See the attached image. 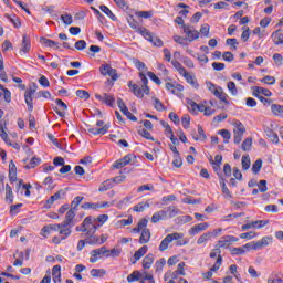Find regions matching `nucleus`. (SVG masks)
I'll return each instance as SVG.
<instances>
[{"label":"nucleus","mask_w":283,"mask_h":283,"mask_svg":"<svg viewBox=\"0 0 283 283\" xmlns=\"http://www.w3.org/2000/svg\"><path fill=\"white\" fill-rule=\"evenodd\" d=\"M260 94H263V96H272L273 93L269 91V88H264L262 86H254L253 87V96H262Z\"/></svg>","instance_id":"nucleus-16"},{"label":"nucleus","mask_w":283,"mask_h":283,"mask_svg":"<svg viewBox=\"0 0 283 283\" xmlns=\"http://www.w3.org/2000/svg\"><path fill=\"white\" fill-rule=\"evenodd\" d=\"M139 136H143V138H146V140H155L154 136H151V133H149L147 129L145 128H140L138 130Z\"/></svg>","instance_id":"nucleus-51"},{"label":"nucleus","mask_w":283,"mask_h":283,"mask_svg":"<svg viewBox=\"0 0 283 283\" xmlns=\"http://www.w3.org/2000/svg\"><path fill=\"white\" fill-rule=\"evenodd\" d=\"M174 275H185V262H180L177 266V270L174 272Z\"/></svg>","instance_id":"nucleus-62"},{"label":"nucleus","mask_w":283,"mask_h":283,"mask_svg":"<svg viewBox=\"0 0 283 283\" xmlns=\"http://www.w3.org/2000/svg\"><path fill=\"white\" fill-rule=\"evenodd\" d=\"M213 96H216V98H219V101H222V103H224V105H229V101L227 99V93H224V91H222V87L218 86V88L214 91Z\"/></svg>","instance_id":"nucleus-15"},{"label":"nucleus","mask_w":283,"mask_h":283,"mask_svg":"<svg viewBox=\"0 0 283 283\" xmlns=\"http://www.w3.org/2000/svg\"><path fill=\"white\" fill-rule=\"evenodd\" d=\"M136 17L139 19H151L154 17V13L151 11H138L136 12Z\"/></svg>","instance_id":"nucleus-53"},{"label":"nucleus","mask_w":283,"mask_h":283,"mask_svg":"<svg viewBox=\"0 0 283 283\" xmlns=\"http://www.w3.org/2000/svg\"><path fill=\"white\" fill-rule=\"evenodd\" d=\"M191 220H193V217L186 214V216L178 217L176 219V222H177V224H187V223L191 222Z\"/></svg>","instance_id":"nucleus-39"},{"label":"nucleus","mask_w":283,"mask_h":283,"mask_svg":"<svg viewBox=\"0 0 283 283\" xmlns=\"http://www.w3.org/2000/svg\"><path fill=\"white\" fill-rule=\"evenodd\" d=\"M76 211L77 210L71 208L66 212L65 220L62 222L63 227H65L66 229H71L72 230V220H74V218H76Z\"/></svg>","instance_id":"nucleus-11"},{"label":"nucleus","mask_w":283,"mask_h":283,"mask_svg":"<svg viewBox=\"0 0 283 283\" xmlns=\"http://www.w3.org/2000/svg\"><path fill=\"white\" fill-rule=\"evenodd\" d=\"M151 264H154V254H147L143 259V269H151Z\"/></svg>","instance_id":"nucleus-33"},{"label":"nucleus","mask_w":283,"mask_h":283,"mask_svg":"<svg viewBox=\"0 0 283 283\" xmlns=\"http://www.w3.org/2000/svg\"><path fill=\"white\" fill-rule=\"evenodd\" d=\"M82 227H83V230H82L83 233H86V235H94V233H96L101 224L96 226V223L92 221V217H86L82 222Z\"/></svg>","instance_id":"nucleus-1"},{"label":"nucleus","mask_w":283,"mask_h":283,"mask_svg":"<svg viewBox=\"0 0 283 283\" xmlns=\"http://www.w3.org/2000/svg\"><path fill=\"white\" fill-rule=\"evenodd\" d=\"M128 87L130 92H133L134 96H137V98H143L145 95L143 94V87L138 86V84H134V82L129 81L128 82Z\"/></svg>","instance_id":"nucleus-13"},{"label":"nucleus","mask_w":283,"mask_h":283,"mask_svg":"<svg viewBox=\"0 0 283 283\" xmlns=\"http://www.w3.org/2000/svg\"><path fill=\"white\" fill-rule=\"evenodd\" d=\"M117 106L119 107V109L124 114V116H126L128 118V120H133L134 123H136V120H138V118H136L134 116V114H132V112H129V108H127V105H125V102L123 101V98L117 99Z\"/></svg>","instance_id":"nucleus-7"},{"label":"nucleus","mask_w":283,"mask_h":283,"mask_svg":"<svg viewBox=\"0 0 283 283\" xmlns=\"http://www.w3.org/2000/svg\"><path fill=\"white\" fill-rule=\"evenodd\" d=\"M0 136H1L2 140H4V143L7 145H12L10 143V137H8V133H6V129L3 128V126H0Z\"/></svg>","instance_id":"nucleus-57"},{"label":"nucleus","mask_w":283,"mask_h":283,"mask_svg":"<svg viewBox=\"0 0 283 283\" xmlns=\"http://www.w3.org/2000/svg\"><path fill=\"white\" fill-rule=\"evenodd\" d=\"M76 96H78V98H83L84 101H87L90 98V92L85 90H77Z\"/></svg>","instance_id":"nucleus-59"},{"label":"nucleus","mask_w":283,"mask_h":283,"mask_svg":"<svg viewBox=\"0 0 283 283\" xmlns=\"http://www.w3.org/2000/svg\"><path fill=\"white\" fill-rule=\"evenodd\" d=\"M149 240H151V232L149 231V229L144 228L142 230V234L139 238V243L140 244H147V242H149Z\"/></svg>","instance_id":"nucleus-18"},{"label":"nucleus","mask_w":283,"mask_h":283,"mask_svg":"<svg viewBox=\"0 0 283 283\" xmlns=\"http://www.w3.org/2000/svg\"><path fill=\"white\" fill-rule=\"evenodd\" d=\"M105 253H109V250H107V248H105V247L92 250L91 251L90 262L92 264H95V262H98V258H101V255H105Z\"/></svg>","instance_id":"nucleus-9"},{"label":"nucleus","mask_w":283,"mask_h":283,"mask_svg":"<svg viewBox=\"0 0 283 283\" xmlns=\"http://www.w3.org/2000/svg\"><path fill=\"white\" fill-rule=\"evenodd\" d=\"M127 21L132 30H135V32L139 33L140 30H143V27L138 24V22L134 19V15H129Z\"/></svg>","instance_id":"nucleus-25"},{"label":"nucleus","mask_w":283,"mask_h":283,"mask_svg":"<svg viewBox=\"0 0 283 283\" xmlns=\"http://www.w3.org/2000/svg\"><path fill=\"white\" fill-rule=\"evenodd\" d=\"M165 218H167V211L159 210L153 214L151 222L153 224H156V222H160V220H165Z\"/></svg>","instance_id":"nucleus-20"},{"label":"nucleus","mask_w":283,"mask_h":283,"mask_svg":"<svg viewBox=\"0 0 283 283\" xmlns=\"http://www.w3.org/2000/svg\"><path fill=\"white\" fill-rule=\"evenodd\" d=\"M169 244H171V237L166 235L159 244V251H167V249H169Z\"/></svg>","instance_id":"nucleus-36"},{"label":"nucleus","mask_w":283,"mask_h":283,"mask_svg":"<svg viewBox=\"0 0 283 283\" xmlns=\"http://www.w3.org/2000/svg\"><path fill=\"white\" fill-rule=\"evenodd\" d=\"M271 240H273L271 237H263L261 240L256 241V247L254 249H264V247H269L271 244Z\"/></svg>","instance_id":"nucleus-21"},{"label":"nucleus","mask_w":283,"mask_h":283,"mask_svg":"<svg viewBox=\"0 0 283 283\" xmlns=\"http://www.w3.org/2000/svg\"><path fill=\"white\" fill-rule=\"evenodd\" d=\"M140 272L139 271H134L132 274L127 276V282H139L140 281Z\"/></svg>","instance_id":"nucleus-42"},{"label":"nucleus","mask_w":283,"mask_h":283,"mask_svg":"<svg viewBox=\"0 0 283 283\" xmlns=\"http://www.w3.org/2000/svg\"><path fill=\"white\" fill-rule=\"evenodd\" d=\"M222 229H214L212 232H206L203 234H201L198 240H197V244H205V242H209V240H211V238H216V235H218V233H221Z\"/></svg>","instance_id":"nucleus-8"},{"label":"nucleus","mask_w":283,"mask_h":283,"mask_svg":"<svg viewBox=\"0 0 283 283\" xmlns=\"http://www.w3.org/2000/svg\"><path fill=\"white\" fill-rule=\"evenodd\" d=\"M184 34H186V41H189V43H192V41L200 39V32L193 29V27L190 24L184 25Z\"/></svg>","instance_id":"nucleus-4"},{"label":"nucleus","mask_w":283,"mask_h":283,"mask_svg":"<svg viewBox=\"0 0 283 283\" xmlns=\"http://www.w3.org/2000/svg\"><path fill=\"white\" fill-rule=\"evenodd\" d=\"M147 224H148V220L144 218L137 223V227L132 229V232L140 233V231H143V229L147 228Z\"/></svg>","instance_id":"nucleus-27"},{"label":"nucleus","mask_w":283,"mask_h":283,"mask_svg":"<svg viewBox=\"0 0 283 283\" xmlns=\"http://www.w3.org/2000/svg\"><path fill=\"white\" fill-rule=\"evenodd\" d=\"M112 187H114V181H112V179H108L99 186L98 191H108V189H112Z\"/></svg>","instance_id":"nucleus-38"},{"label":"nucleus","mask_w":283,"mask_h":283,"mask_svg":"<svg viewBox=\"0 0 283 283\" xmlns=\"http://www.w3.org/2000/svg\"><path fill=\"white\" fill-rule=\"evenodd\" d=\"M274 45H283V33L280 31L272 33Z\"/></svg>","instance_id":"nucleus-32"},{"label":"nucleus","mask_w":283,"mask_h":283,"mask_svg":"<svg viewBox=\"0 0 283 283\" xmlns=\"http://www.w3.org/2000/svg\"><path fill=\"white\" fill-rule=\"evenodd\" d=\"M95 98L97 101H101L105 105H108V107H114L116 105V98L112 94L104 93L103 95L96 94Z\"/></svg>","instance_id":"nucleus-6"},{"label":"nucleus","mask_w":283,"mask_h":283,"mask_svg":"<svg viewBox=\"0 0 283 283\" xmlns=\"http://www.w3.org/2000/svg\"><path fill=\"white\" fill-rule=\"evenodd\" d=\"M61 196H65V192L63 190H59L53 196H51L50 199L46 200L45 208L50 209V207H52V205H54V202H56V200H61Z\"/></svg>","instance_id":"nucleus-14"},{"label":"nucleus","mask_w":283,"mask_h":283,"mask_svg":"<svg viewBox=\"0 0 283 283\" xmlns=\"http://www.w3.org/2000/svg\"><path fill=\"white\" fill-rule=\"evenodd\" d=\"M273 61H274L275 65H277V66L280 67V65L283 64L282 54L275 53V54L273 55Z\"/></svg>","instance_id":"nucleus-64"},{"label":"nucleus","mask_w":283,"mask_h":283,"mask_svg":"<svg viewBox=\"0 0 283 283\" xmlns=\"http://www.w3.org/2000/svg\"><path fill=\"white\" fill-rule=\"evenodd\" d=\"M218 134H220L223 138V143L227 145V143H229V140H231V132H229L228 129H221L218 132Z\"/></svg>","instance_id":"nucleus-46"},{"label":"nucleus","mask_w":283,"mask_h":283,"mask_svg":"<svg viewBox=\"0 0 283 283\" xmlns=\"http://www.w3.org/2000/svg\"><path fill=\"white\" fill-rule=\"evenodd\" d=\"M160 125H161V127H164L165 134L167 137H169V136H171V134H174V130L171 129V126L169 125V123H167L165 120H160Z\"/></svg>","instance_id":"nucleus-49"},{"label":"nucleus","mask_w":283,"mask_h":283,"mask_svg":"<svg viewBox=\"0 0 283 283\" xmlns=\"http://www.w3.org/2000/svg\"><path fill=\"white\" fill-rule=\"evenodd\" d=\"M166 90H168V92H171V94H174L175 96H178V94H180V92H182L185 90V86H182V84H177V83H166Z\"/></svg>","instance_id":"nucleus-12"},{"label":"nucleus","mask_w":283,"mask_h":283,"mask_svg":"<svg viewBox=\"0 0 283 283\" xmlns=\"http://www.w3.org/2000/svg\"><path fill=\"white\" fill-rule=\"evenodd\" d=\"M265 134L268 138H270L271 143H274L275 145L280 143V137L277 136V133L273 132V129L266 128Z\"/></svg>","instance_id":"nucleus-23"},{"label":"nucleus","mask_w":283,"mask_h":283,"mask_svg":"<svg viewBox=\"0 0 283 283\" xmlns=\"http://www.w3.org/2000/svg\"><path fill=\"white\" fill-rule=\"evenodd\" d=\"M109 130V126L105 125L102 128H88V133L93 134V136H105Z\"/></svg>","instance_id":"nucleus-17"},{"label":"nucleus","mask_w":283,"mask_h":283,"mask_svg":"<svg viewBox=\"0 0 283 283\" xmlns=\"http://www.w3.org/2000/svg\"><path fill=\"white\" fill-rule=\"evenodd\" d=\"M262 170V159H256L255 163L252 165V174H260Z\"/></svg>","instance_id":"nucleus-45"},{"label":"nucleus","mask_w":283,"mask_h":283,"mask_svg":"<svg viewBox=\"0 0 283 283\" xmlns=\"http://www.w3.org/2000/svg\"><path fill=\"white\" fill-rule=\"evenodd\" d=\"M147 245H143L139 250H137L134 254L135 261L133 262V264H136V262H138V260H140V258H143V255L147 253Z\"/></svg>","instance_id":"nucleus-29"},{"label":"nucleus","mask_w":283,"mask_h":283,"mask_svg":"<svg viewBox=\"0 0 283 283\" xmlns=\"http://www.w3.org/2000/svg\"><path fill=\"white\" fill-rule=\"evenodd\" d=\"M271 111L277 116V114H283V106L280 104H272Z\"/></svg>","instance_id":"nucleus-61"},{"label":"nucleus","mask_w":283,"mask_h":283,"mask_svg":"<svg viewBox=\"0 0 283 283\" xmlns=\"http://www.w3.org/2000/svg\"><path fill=\"white\" fill-rule=\"evenodd\" d=\"M99 10H102L104 14H106V17H108L112 21H116L117 18L114 15V12H112V10L107 8V6L102 4L99 7Z\"/></svg>","instance_id":"nucleus-37"},{"label":"nucleus","mask_w":283,"mask_h":283,"mask_svg":"<svg viewBox=\"0 0 283 283\" xmlns=\"http://www.w3.org/2000/svg\"><path fill=\"white\" fill-rule=\"evenodd\" d=\"M36 93V84H33L24 93V101L29 112H34V103L32 95Z\"/></svg>","instance_id":"nucleus-3"},{"label":"nucleus","mask_w":283,"mask_h":283,"mask_svg":"<svg viewBox=\"0 0 283 283\" xmlns=\"http://www.w3.org/2000/svg\"><path fill=\"white\" fill-rule=\"evenodd\" d=\"M105 270L103 269H92L91 270V275L92 277H103L105 275Z\"/></svg>","instance_id":"nucleus-54"},{"label":"nucleus","mask_w":283,"mask_h":283,"mask_svg":"<svg viewBox=\"0 0 283 283\" xmlns=\"http://www.w3.org/2000/svg\"><path fill=\"white\" fill-rule=\"evenodd\" d=\"M171 65L176 67L180 75L187 72V70L182 66L180 62H178V60H172Z\"/></svg>","instance_id":"nucleus-44"},{"label":"nucleus","mask_w":283,"mask_h":283,"mask_svg":"<svg viewBox=\"0 0 283 283\" xmlns=\"http://www.w3.org/2000/svg\"><path fill=\"white\" fill-rule=\"evenodd\" d=\"M181 76L186 78L187 83L193 85V87H198V83H196V81L193 80L192 75L189 74V72L186 71L184 74H181Z\"/></svg>","instance_id":"nucleus-47"},{"label":"nucleus","mask_w":283,"mask_h":283,"mask_svg":"<svg viewBox=\"0 0 283 283\" xmlns=\"http://www.w3.org/2000/svg\"><path fill=\"white\" fill-rule=\"evenodd\" d=\"M231 243L229 241V239H227V235L222 237L221 240L218 241L217 247H219V249H224V247H229Z\"/></svg>","instance_id":"nucleus-56"},{"label":"nucleus","mask_w":283,"mask_h":283,"mask_svg":"<svg viewBox=\"0 0 283 283\" xmlns=\"http://www.w3.org/2000/svg\"><path fill=\"white\" fill-rule=\"evenodd\" d=\"M233 132L234 134H245L247 133V128L244 127V124H242V122L240 120H234L233 122Z\"/></svg>","instance_id":"nucleus-26"},{"label":"nucleus","mask_w":283,"mask_h":283,"mask_svg":"<svg viewBox=\"0 0 283 283\" xmlns=\"http://www.w3.org/2000/svg\"><path fill=\"white\" fill-rule=\"evenodd\" d=\"M207 229H209V223L203 222V223L192 226L189 229L188 233L189 235H198V233H202V231H207Z\"/></svg>","instance_id":"nucleus-10"},{"label":"nucleus","mask_w":283,"mask_h":283,"mask_svg":"<svg viewBox=\"0 0 283 283\" xmlns=\"http://www.w3.org/2000/svg\"><path fill=\"white\" fill-rule=\"evenodd\" d=\"M241 165H242L243 171H247L249 167H251V158L249 157V155H244L242 157Z\"/></svg>","instance_id":"nucleus-43"},{"label":"nucleus","mask_w":283,"mask_h":283,"mask_svg":"<svg viewBox=\"0 0 283 283\" xmlns=\"http://www.w3.org/2000/svg\"><path fill=\"white\" fill-rule=\"evenodd\" d=\"M61 21H63L64 25H72V23H73L72 14H70V13L62 14Z\"/></svg>","instance_id":"nucleus-50"},{"label":"nucleus","mask_w":283,"mask_h":283,"mask_svg":"<svg viewBox=\"0 0 283 283\" xmlns=\"http://www.w3.org/2000/svg\"><path fill=\"white\" fill-rule=\"evenodd\" d=\"M41 164V159L40 158H36V157H33L30 163L25 166V169H34V167L36 165H40Z\"/></svg>","instance_id":"nucleus-55"},{"label":"nucleus","mask_w":283,"mask_h":283,"mask_svg":"<svg viewBox=\"0 0 283 283\" xmlns=\"http://www.w3.org/2000/svg\"><path fill=\"white\" fill-rule=\"evenodd\" d=\"M220 185L222 193L226 196V198H232L231 191H229V188L227 187V184L224 182V177H222V175H220Z\"/></svg>","instance_id":"nucleus-34"},{"label":"nucleus","mask_w":283,"mask_h":283,"mask_svg":"<svg viewBox=\"0 0 283 283\" xmlns=\"http://www.w3.org/2000/svg\"><path fill=\"white\" fill-rule=\"evenodd\" d=\"M30 39L28 38V35H23L20 52H23V54H28V52H30Z\"/></svg>","instance_id":"nucleus-22"},{"label":"nucleus","mask_w":283,"mask_h":283,"mask_svg":"<svg viewBox=\"0 0 283 283\" xmlns=\"http://www.w3.org/2000/svg\"><path fill=\"white\" fill-rule=\"evenodd\" d=\"M269 224V220L252 221V229H263Z\"/></svg>","instance_id":"nucleus-48"},{"label":"nucleus","mask_w":283,"mask_h":283,"mask_svg":"<svg viewBox=\"0 0 283 283\" xmlns=\"http://www.w3.org/2000/svg\"><path fill=\"white\" fill-rule=\"evenodd\" d=\"M168 211V216L169 218H176V216H178V211H180L178 208H176V206H169L167 208Z\"/></svg>","instance_id":"nucleus-58"},{"label":"nucleus","mask_w":283,"mask_h":283,"mask_svg":"<svg viewBox=\"0 0 283 283\" xmlns=\"http://www.w3.org/2000/svg\"><path fill=\"white\" fill-rule=\"evenodd\" d=\"M253 145V138L248 137L243 140L242 145H241V149L243 151H251V147Z\"/></svg>","instance_id":"nucleus-35"},{"label":"nucleus","mask_w":283,"mask_h":283,"mask_svg":"<svg viewBox=\"0 0 283 283\" xmlns=\"http://www.w3.org/2000/svg\"><path fill=\"white\" fill-rule=\"evenodd\" d=\"M222 59H223V61H227L228 63H232V61H234L235 56L233 55V53L227 51V52H223Z\"/></svg>","instance_id":"nucleus-60"},{"label":"nucleus","mask_w":283,"mask_h":283,"mask_svg":"<svg viewBox=\"0 0 283 283\" xmlns=\"http://www.w3.org/2000/svg\"><path fill=\"white\" fill-rule=\"evenodd\" d=\"M86 244H91V245L98 244V245H101V238L96 237L94 234H91L86 238Z\"/></svg>","instance_id":"nucleus-40"},{"label":"nucleus","mask_w":283,"mask_h":283,"mask_svg":"<svg viewBox=\"0 0 283 283\" xmlns=\"http://www.w3.org/2000/svg\"><path fill=\"white\" fill-rule=\"evenodd\" d=\"M127 165H136V155L128 154L124 156L122 159L116 160L113 167L114 169H123V167H127Z\"/></svg>","instance_id":"nucleus-2"},{"label":"nucleus","mask_w":283,"mask_h":283,"mask_svg":"<svg viewBox=\"0 0 283 283\" xmlns=\"http://www.w3.org/2000/svg\"><path fill=\"white\" fill-rule=\"evenodd\" d=\"M82 209H85V210H87V209L96 210V209H98V203L84 202L82 205Z\"/></svg>","instance_id":"nucleus-63"},{"label":"nucleus","mask_w":283,"mask_h":283,"mask_svg":"<svg viewBox=\"0 0 283 283\" xmlns=\"http://www.w3.org/2000/svg\"><path fill=\"white\" fill-rule=\"evenodd\" d=\"M6 200L9 202V205H12L14 202V195L12 192V187L10 185H6Z\"/></svg>","instance_id":"nucleus-30"},{"label":"nucleus","mask_w":283,"mask_h":283,"mask_svg":"<svg viewBox=\"0 0 283 283\" xmlns=\"http://www.w3.org/2000/svg\"><path fill=\"white\" fill-rule=\"evenodd\" d=\"M40 43H42V45H45L46 48H55V50H59V48H61V44L59 42L46 38H41Z\"/></svg>","instance_id":"nucleus-19"},{"label":"nucleus","mask_w":283,"mask_h":283,"mask_svg":"<svg viewBox=\"0 0 283 283\" xmlns=\"http://www.w3.org/2000/svg\"><path fill=\"white\" fill-rule=\"evenodd\" d=\"M138 34H142V36H144V39H146V41H149L150 43L154 40V33L149 32V30H147V28H145V27L139 29Z\"/></svg>","instance_id":"nucleus-28"},{"label":"nucleus","mask_w":283,"mask_h":283,"mask_svg":"<svg viewBox=\"0 0 283 283\" xmlns=\"http://www.w3.org/2000/svg\"><path fill=\"white\" fill-rule=\"evenodd\" d=\"M198 134L199 136L196 135V130H193L192 133L193 140H202V142L207 140V135L205 134V129L200 125H198Z\"/></svg>","instance_id":"nucleus-24"},{"label":"nucleus","mask_w":283,"mask_h":283,"mask_svg":"<svg viewBox=\"0 0 283 283\" xmlns=\"http://www.w3.org/2000/svg\"><path fill=\"white\" fill-rule=\"evenodd\" d=\"M165 264H167V260L165 258H161L158 261H156L155 263L156 273H160V271H163V269L165 268Z\"/></svg>","instance_id":"nucleus-41"},{"label":"nucleus","mask_w":283,"mask_h":283,"mask_svg":"<svg viewBox=\"0 0 283 283\" xmlns=\"http://www.w3.org/2000/svg\"><path fill=\"white\" fill-rule=\"evenodd\" d=\"M139 78L143 83L142 90H143L144 94H149V86H147V84L149 83V80L147 78L146 75H144V73H139Z\"/></svg>","instance_id":"nucleus-31"},{"label":"nucleus","mask_w":283,"mask_h":283,"mask_svg":"<svg viewBox=\"0 0 283 283\" xmlns=\"http://www.w3.org/2000/svg\"><path fill=\"white\" fill-rule=\"evenodd\" d=\"M83 200H85L84 197H81V196L75 197L71 202V209H74L75 211H77V207L78 205H81V202H83Z\"/></svg>","instance_id":"nucleus-52"},{"label":"nucleus","mask_w":283,"mask_h":283,"mask_svg":"<svg viewBox=\"0 0 283 283\" xmlns=\"http://www.w3.org/2000/svg\"><path fill=\"white\" fill-rule=\"evenodd\" d=\"M49 229L51 231H60V235H62V240H67L70 235H72V230L63 226V222L60 224H49Z\"/></svg>","instance_id":"nucleus-5"}]
</instances>
